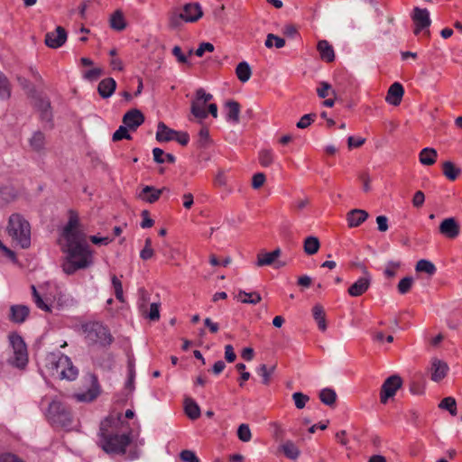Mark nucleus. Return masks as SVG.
Here are the masks:
<instances>
[{
    "mask_svg": "<svg viewBox=\"0 0 462 462\" xmlns=\"http://www.w3.org/2000/svg\"><path fill=\"white\" fill-rule=\"evenodd\" d=\"M60 247L65 254L62 263L65 273L73 274L94 264V251L87 243L86 234L80 230L79 216L74 211L69 212L62 229Z\"/></svg>",
    "mask_w": 462,
    "mask_h": 462,
    "instance_id": "obj_1",
    "label": "nucleus"
},
{
    "mask_svg": "<svg viewBox=\"0 0 462 462\" xmlns=\"http://www.w3.org/2000/svg\"><path fill=\"white\" fill-rule=\"evenodd\" d=\"M119 422H123L122 415H118L116 419L107 418L101 422L98 433V445L107 454H125L126 448L131 443L130 433L118 434L114 432V426L112 424Z\"/></svg>",
    "mask_w": 462,
    "mask_h": 462,
    "instance_id": "obj_2",
    "label": "nucleus"
},
{
    "mask_svg": "<svg viewBox=\"0 0 462 462\" xmlns=\"http://www.w3.org/2000/svg\"><path fill=\"white\" fill-rule=\"evenodd\" d=\"M86 343L91 346L107 347L114 337L110 329L100 321H88L81 326Z\"/></svg>",
    "mask_w": 462,
    "mask_h": 462,
    "instance_id": "obj_3",
    "label": "nucleus"
},
{
    "mask_svg": "<svg viewBox=\"0 0 462 462\" xmlns=\"http://www.w3.org/2000/svg\"><path fill=\"white\" fill-rule=\"evenodd\" d=\"M7 233L13 241L22 248H28L31 245V226L29 222L20 214L10 216L7 225Z\"/></svg>",
    "mask_w": 462,
    "mask_h": 462,
    "instance_id": "obj_4",
    "label": "nucleus"
},
{
    "mask_svg": "<svg viewBox=\"0 0 462 462\" xmlns=\"http://www.w3.org/2000/svg\"><path fill=\"white\" fill-rule=\"evenodd\" d=\"M203 15L202 8L198 3L186 4L182 9L174 10L169 15V26L171 29L180 27L183 23H195Z\"/></svg>",
    "mask_w": 462,
    "mask_h": 462,
    "instance_id": "obj_5",
    "label": "nucleus"
},
{
    "mask_svg": "<svg viewBox=\"0 0 462 462\" xmlns=\"http://www.w3.org/2000/svg\"><path fill=\"white\" fill-rule=\"evenodd\" d=\"M46 417L51 424L57 427L68 428L72 423L70 410L58 400H53L50 403Z\"/></svg>",
    "mask_w": 462,
    "mask_h": 462,
    "instance_id": "obj_6",
    "label": "nucleus"
},
{
    "mask_svg": "<svg viewBox=\"0 0 462 462\" xmlns=\"http://www.w3.org/2000/svg\"><path fill=\"white\" fill-rule=\"evenodd\" d=\"M9 343L13 349L11 365L20 369L24 368L28 363V352L23 337L16 333L10 334Z\"/></svg>",
    "mask_w": 462,
    "mask_h": 462,
    "instance_id": "obj_7",
    "label": "nucleus"
},
{
    "mask_svg": "<svg viewBox=\"0 0 462 462\" xmlns=\"http://www.w3.org/2000/svg\"><path fill=\"white\" fill-rule=\"evenodd\" d=\"M213 98V96L207 93L204 88H198L195 97L191 101L190 112L199 122L208 117L206 109L207 104Z\"/></svg>",
    "mask_w": 462,
    "mask_h": 462,
    "instance_id": "obj_8",
    "label": "nucleus"
},
{
    "mask_svg": "<svg viewBox=\"0 0 462 462\" xmlns=\"http://www.w3.org/2000/svg\"><path fill=\"white\" fill-rule=\"evenodd\" d=\"M67 365V356L60 353H49L43 359L41 373L44 377H58L59 365Z\"/></svg>",
    "mask_w": 462,
    "mask_h": 462,
    "instance_id": "obj_9",
    "label": "nucleus"
},
{
    "mask_svg": "<svg viewBox=\"0 0 462 462\" xmlns=\"http://www.w3.org/2000/svg\"><path fill=\"white\" fill-rule=\"evenodd\" d=\"M402 381L398 375H392L388 377L383 383L380 392V401L385 404L388 400L396 394V392L401 388Z\"/></svg>",
    "mask_w": 462,
    "mask_h": 462,
    "instance_id": "obj_10",
    "label": "nucleus"
},
{
    "mask_svg": "<svg viewBox=\"0 0 462 462\" xmlns=\"http://www.w3.org/2000/svg\"><path fill=\"white\" fill-rule=\"evenodd\" d=\"M439 232L448 239H455L460 234V225L455 217H447L440 222Z\"/></svg>",
    "mask_w": 462,
    "mask_h": 462,
    "instance_id": "obj_11",
    "label": "nucleus"
},
{
    "mask_svg": "<svg viewBox=\"0 0 462 462\" xmlns=\"http://www.w3.org/2000/svg\"><path fill=\"white\" fill-rule=\"evenodd\" d=\"M415 24L414 33L418 35L420 31L428 29L430 25V12L426 8L415 7L411 14Z\"/></svg>",
    "mask_w": 462,
    "mask_h": 462,
    "instance_id": "obj_12",
    "label": "nucleus"
},
{
    "mask_svg": "<svg viewBox=\"0 0 462 462\" xmlns=\"http://www.w3.org/2000/svg\"><path fill=\"white\" fill-rule=\"evenodd\" d=\"M67 32L61 26H57L52 32L45 34V44L51 49L60 48L67 41Z\"/></svg>",
    "mask_w": 462,
    "mask_h": 462,
    "instance_id": "obj_13",
    "label": "nucleus"
},
{
    "mask_svg": "<svg viewBox=\"0 0 462 462\" xmlns=\"http://www.w3.org/2000/svg\"><path fill=\"white\" fill-rule=\"evenodd\" d=\"M90 387L83 393H78L73 395V397L80 402H90L97 398L100 394V385L98 383L97 378L95 375L90 376Z\"/></svg>",
    "mask_w": 462,
    "mask_h": 462,
    "instance_id": "obj_14",
    "label": "nucleus"
},
{
    "mask_svg": "<svg viewBox=\"0 0 462 462\" xmlns=\"http://www.w3.org/2000/svg\"><path fill=\"white\" fill-rule=\"evenodd\" d=\"M279 248L273 252L260 253L257 255L256 265L259 267L274 264L275 268H280L285 265L284 263L276 262L277 258L281 255Z\"/></svg>",
    "mask_w": 462,
    "mask_h": 462,
    "instance_id": "obj_15",
    "label": "nucleus"
},
{
    "mask_svg": "<svg viewBox=\"0 0 462 462\" xmlns=\"http://www.w3.org/2000/svg\"><path fill=\"white\" fill-rule=\"evenodd\" d=\"M404 95V88L399 82L392 84L387 91L385 101L393 106H399Z\"/></svg>",
    "mask_w": 462,
    "mask_h": 462,
    "instance_id": "obj_16",
    "label": "nucleus"
},
{
    "mask_svg": "<svg viewBox=\"0 0 462 462\" xmlns=\"http://www.w3.org/2000/svg\"><path fill=\"white\" fill-rule=\"evenodd\" d=\"M370 284L371 277L368 273H365V276L360 277L348 288V293L352 297L361 296L369 289Z\"/></svg>",
    "mask_w": 462,
    "mask_h": 462,
    "instance_id": "obj_17",
    "label": "nucleus"
},
{
    "mask_svg": "<svg viewBox=\"0 0 462 462\" xmlns=\"http://www.w3.org/2000/svg\"><path fill=\"white\" fill-rule=\"evenodd\" d=\"M57 379L75 380L79 375V370L73 365L72 361L67 356V365H59Z\"/></svg>",
    "mask_w": 462,
    "mask_h": 462,
    "instance_id": "obj_18",
    "label": "nucleus"
},
{
    "mask_svg": "<svg viewBox=\"0 0 462 462\" xmlns=\"http://www.w3.org/2000/svg\"><path fill=\"white\" fill-rule=\"evenodd\" d=\"M448 371V366L445 362L437 358L431 361L430 378L432 381L439 382L447 375Z\"/></svg>",
    "mask_w": 462,
    "mask_h": 462,
    "instance_id": "obj_19",
    "label": "nucleus"
},
{
    "mask_svg": "<svg viewBox=\"0 0 462 462\" xmlns=\"http://www.w3.org/2000/svg\"><path fill=\"white\" fill-rule=\"evenodd\" d=\"M144 121V116L138 109L128 111L123 117V123L130 129H136Z\"/></svg>",
    "mask_w": 462,
    "mask_h": 462,
    "instance_id": "obj_20",
    "label": "nucleus"
},
{
    "mask_svg": "<svg viewBox=\"0 0 462 462\" xmlns=\"http://www.w3.org/2000/svg\"><path fill=\"white\" fill-rule=\"evenodd\" d=\"M162 193V189H156L152 186H145L138 194V198L147 203L156 202Z\"/></svg>",
    "mask_w": 462,
    "mask_h": 462,
    "instance_id": "obj_21",
    "label": "nucleus"
},
{
    "mask_svg": "<svg viewBox=\"0 0 462 462\" xmlns=\"http://www.w3.org/2000/svg\"><path fill=\"white\" fill-rule=\"evenodd\" d=\"M30 313V310L25 305H14L10 308V319L14 323H23Z\"/></svg>",
    "mask_w": 462,
    "mask_h": 462,
    "instance_id": "obj_22",
    "label": "nucleus"
},
{
    "mask_svg": "<svg viewBox=\"0 0 462 462\" xmlns=\"http://www.w3.org/2000/svg\"><path fill=\"white\" fill-rule=\"evenodd\" d=\"M368 217V213L363 209H352L347 213L346 220L349 227L360 226Z\"/></svg>",
    "mask_w": 462,
    "mask_h": 462,
    "instance_id": "obj_23",
    "label": "nucleus"
},
{
    "mask_svg": "<svg viewBox=\"0 0 462 462\" xmlns=\"http://www.w3.org/2000/svg\"><path fill=\"white\" fill-rule=\"evenodd\" d=\"M116 88V80L112 78H106L99 82L97 86V91L103 98H107L114 94Z\"/></svg>",
    "mask_w": 462,
    "mask_h": 462,
    "instance_id": "obj_24",
    "label": "nucleus"
},
{
    "mask_svg": "<svg viewBox=\"0 0 462 462\" xmlns=\"http://www.w3.org/2000/svg\"><path fill=\"white\" fill-rule=\"evenodd\" d=\"M177 135V131L169 128L165 124L159 123L156 132V139L159 142L172 141Z\"/></svg>",
    "mask_w": 462,
    "mask_h": 462,
    "instance_id": "obj_25",
    "label": "nucleus"
},
{
    "mask_svg": "<svg viewBox=\"0 0 462 462\" xmlns=\"http://www.w3.org/2000/svg\"><path fill=\"white\" fill-rule=\"evenodd\" d=\"M318 51L320 54V58L327 61L331 62L335 59V52L333 47L326 40H321L318 42Z\"/></svg>",
    "mask_w": 462,
    "mask_h": 462,
    "instance_id": "obj_26",
    "label": "nucleus"
},
{
    "mask_svg": "<svg viewBox=\"0 0 462 462\" xmlns=\"http://www.w3.org/2000/svg\"><path fill=\"white\" fill-rule=\"evenodd\" d=\"M438 152L435 149L426 147L420 152L419 160L422 165L430 166L437 161Z\"/></svg>",
    "mask_w": 462,
    "mask_h": 462,
    "instance_id": "obj_27",
    "label": "nucleus"
},
{
    "mask_svg": "<svg viewBox=\"0 0 462 462\" xmlns=\"http://www.w3.org/2000/svg\"><path fill=\"white\" fill-rule=\"evenodd\" d=\"M235 298L243 303H248V304H257L261 301L262 298L261 295L256 292H246L245 291L240 290L238 293L235 296Z\"/></svg>",
    "mask_w": 462,
    "mask_h": 462,
    "instance_id": "obj_28",
    "label": "nucleus"
},
{
    "mask_svg": "<svg viewBox=\"0 0 462 462\" xmlns=\"http://www.w3.org/2000/svg\"><path fill=\"white\" fill-rule=\"evenodd\" d=\"M236 75L241 82H247L252 76L250 65L246 61L238 63L236 68Z\"/></svg>",
    "mask_w": 462,
    "mask_h": 462,
    "instance_id": "obj_29",
    "label": "nucleus"
},
{
    "mask_svg": "<svg viewBox=\"0 0 462 462\" xmlns=\"http://www.w3.org/2000/svg\"><path fill=\"white\" fill-rule=\"evenodd\" d=\"M313 318L318 324L319 329L325 331L327 329L326 314L321 305H315L312 309Z\"/></svg>",
    "mask_w": 462,
    "mask_h": 462,
    "instance_id": "obj_30",
    "label": "nucleus"
},
{
    "mask_svg": "<svg viewBox=\"0 0 462 462\" xmlns=\"http://www.w3.org/2000/svg\"><path fill=\"white\" fill-rule=\"evenodd\" d=\"M442 169L445 177L452 181L457 180L461 173V170L449 161H447L443 163Z\"/></svg>",
    "mask_w": 462,
    "mask_h": 462,
    "instance_id": "obj_31",
    "label": "nucleus"
},
{
    "mask_svg": "<svg viewBox=\"0 0 462 462\" xmlns=\"http://www.w3.org/2000/svg\"><path fill=\"white\" fill-rule=\"evenodd\" d=\"M184 409L187 416L191 420H196L200 416V409L192 399H186Z\"/></svg>",
    "mask_w": 462,
    "mask_h": 462,
    "instance_id": "obj_32",
    "label": "nucleus"
},
{
    "mask_svg": "<svg viewBox=\"0 0 462 462\" xmlns=\"http://www.w3.org/2000/svg\"><path fill=\"white\" fill-rule=\"evenodd\" d=\"M226 118L228 121L237 123L239 121L240 106L236 101H228L226 103Z\"/></svg>",
    "mask_w": 462,
    "mask_h": 462,
    "instance_id": "obj_33",
    "label": "nucleus"
},
{
    "mask_svg": "<svg viewBox=\"0 0 462 462\" xmlns=\"http://www.w3.org/2000/svg\"><path fill=\"white\" fill-rule=\"evenodd\" d=\"M110 26L116 31H123L125 26V20L121 11H116L110 18Z\"/></svg>",
    "mask_w": 462,
    "mask_h": 462,
    "instance_id": "obj_34",
    "label": "nucleus"
},
{
    "mask_svg": "<svg viewBox=\"0 0 462 462\" xmlns=\"http://www.w3.org/2000/svg\"><path fill=\"white\" fill-rule=\"evenodd\" d=\"M152 155H153V160L157 162V163H164V162H169V163H174L175 162V157L173 154L171 153H165L163 152V150H162L161 148H154L152 150Z\"/></svg>",
    "mask_w": 462,
    "mask_h": 462,
    "instance_id": "obj_35",
    "label": "nucleus"
},
{
    "mask_svg": "<svg viewBox=\"0 0 462 462\" xmlns=\"http://www.w3.org/2000/svg\"><path fill=\"white\" fill-rule=\"evenodd\" d=\"M45 136L42 132H35L30 139V146L32 150L40 152L44 148Z\"/></svg>",
    "mask_w": 462,
    "mask_h": 462,
    "instance_id": "obj_36",
    "label": "nucleus"
},
{
    "mask_svg": "<svg viewBox=\"0 0 462 462\" xmlns=\"http://www.w3.org/2000/svg\"><path fill=\"white\" fill-rule=\"evenodd\" d=\"M415 270L419 273H425L429 275H433L437 269L435 265L429 260L421 259L417 262Z\"/></svg>",
    "mask_w": 462,
    "mask_h": 462,
    "instance_id": "obj_37",
    "label": "nucleus"
},
{
    "mask_svg": "<svg viewBox=\"0 0 462 462\" xmlns=\"http://www.w3.org/2000/svg\"><path fill=\"white\" fill-rule=\"evenodd\" d=\"M319 241L317 237L309 236L304 241V252L309 255H312L319 251Z\"/></svg>",
    "mask_w": 462,
    "mask_h": 462,
    "instance_id": "obj_38",
    "label": "nucleus"
},
{
    "mask_svg": "<svg viewBox=\"0 0 462 462\" xmlns=\"http://www.w3.org/2000/svg\"><path fill=\"white\" fill-rule=\"evenodd\" d=\"M439 408L441 410L448 411L452 416H456L457 413V402L453 397L444 398L439 404Z\"/></svg>",
    "mask_w": 462,
    "mask_h": 462,
    "instance_id": "obj_39",
    "label": "nucleus"
},
{
    "mask_svg": "<svg viewBox=\"0 0 462 462\" xmlns=\"http://www.w3.org/2000/svg\"><path fill=\"white\" fill-rule=\"evenodd\" d=\"M11 96V86L8 79L0 72V99H8Z\"/></svg>",
    "mask_w": 462,
    "mask_h": 462,
    "instance_id": "obj_40",
    "label": "nucleus"
},
{
    "mask_svg": "<svg viewBox=\"0 0 462 462\" xmlns=\"http://www.w3.org/2000/svg\"><path fill=\"white\" fill-rule=\"evenodd\" d=\"M282 450L284 453V455L290 459H296L300 455L298 448L291 441L285 442L282 446Z\"/></svg>",
    "mask_w": 462,
    "mask_h": 462,
    "instance_id": "obj_41",
    "label": "nucleus"
},
{
    "mask_svg": "<svg viewBox=\"0 0 462 462\" xmlns=\"http://www.w3.org/2000/svg\"><path fill=\"white\" fill-rule=\"evenodd\" d=\"M258 159L263 167H269L273 162V152L271 149H263L259 152Z\"/></svg>",
    "mask_w": 462,
    "mask_h": 462,
    "instance_id": "obj_42",
    "label": "nucleus"
},
{
    "mask_svg": "<svg viewBox=\"0 0 462 462\" xmlns=\"http://www.w3.org/2000/svg\"><path fill=\"white\" fill-rule=\"evenodd\" d=\"M317 94L320 98H325L329 96H336L335 90L333 89L332 86L326 81L319 82V87L317 88Z\"/></svg>",
    "mask_w": 462,
    "mask_h": 462,
    "instance_id": "obj_43",
    "label": "nucleus"
},
{
    "mask_svg": "<svg viewBox=\"0 0 462 462\" xmlns=\"http://www.w3.org/2000/svg\"><path fill=\"white\" fill-rule=\"evenodd\" d=\"M275 369V366H271L270 368L267 367L266 365H261L257 368V374L262 377V383L263 384H269L271 381V376Z\"/></svg>",
    "mask_w": 462,
    "mask_h": 462,
    "instance_id": "obj_44",
    "label": "nucleus"
},
{
    "mask_svg": "<svg viewBox=\"0 0 462 462\" xmlns=\"http://www.w3.org/2000/svg\"><path fill=\"white\" fill-rule=\"evenodd\" d=\"M337 394L335 391L325 388L319 393L320 401L326 405H332L336 402Z\"/></svg>",
    "mask_w": 462,
    "mask_h": 462,
    "instance_id": "obj_45",
    "label": "nucleus"
},
{
    "mask_svg": "<svg viewBox=\"0 0 462 462\" xmlns=\"http://www.w3.org/2000/svg\"><path fill=\"white\" fill-rule=\"evenodd\" d=\"M264 45H265V47H267L269 49L273 48V46L276 47L277 49H281V48L284 47L285 41H284V39H282L277 35L269 33L266 37Z\"/></svg>",
    "mask_w": 462,
    "mask_h": 462,
    "instance_id": "obj_46",
    "label": "nucleus"
},
{
    "mask_svg": "<svg viewBox=\"0 0 462 462\" xmlns=\"http://www.w3.org/2000/svg\"><path fill=\"white\" fill-rule=\"evenodd\" d=\"M32 299H33V301L36 304V306L44 311H47V312L50 311L51 308H50L49 304L47 302H45L44 300L41 297V295L37 291L35 286H33V285L32 286Z\"/></svg>",
    "mask_w": 462,
    "mask_h": 462,
    "instance_id": "obj_47",
    "label": "nucleus"
},
{
    "mask_svg": "<svg viewBox=\"0 0 462 462\" xmlns=\"http://www.w3.org/2000/svg\"><path fill=\"white\" fill-rule=\"evenodd\" d=\"M154 254V251L152 246V239L146 238L144 241V246L140 252V257L141 259L147 261L151 259Z\"/></svg>",
    "mask_w": 462,
    "mask_h": 462,
    "instance_id": "obj_48",
    "label": "nucleus"
},
{
    "mask_svg": "<svg viewBox=\"0 0 462 462\" xmlns=\"http://www.w3.org/2000/svg\"><path fill=\"white\" fill-rule=\"evenodd\" d=\"M237 437L243 442H248L252 439V433L247 424H241L237 429Z\"/></svg>",
    "mask_w": 462,
    "mask_h": 462,
    "instance_id": "obj_49",
    "label": "nucleus"
},
{
    "mask_svg": "<svg viewBox=\"0 0 462 462\" xmlns=\"http://www.w3.org/2000/svg\"><path fill=\"white\" fill-rule=\"evenodd\" d=\"M413 284V278L412 277H404L398 283V291L401 294H406L410 291L411 288Z\"/></svg>",
    "mask_w": 462,
    "mask_h": 462,
    "instance_id": "obj_50",
    "label": "nucleus"
},
{
    "mask_svg": "<svg viewBox=\"0 0 462 462\" xmlns=\"http://www.w3.org/2000/svg\"><path fill=\"white\" fill-rule=\"evenodd\" d=\"M292 400L297 409H303L306 403L309 402L310 398L308 395L297 392L292 394Z\"/></svg>",
    "mask_w": 462,
    "mask_h": 462,
    "instance_id": "obj_51",
    "label": "nucleus"
},
{
    "mask_svg": "<svg viewBox=\"0 0 462 462\" xmlns=\"http://www.w3.org/2000/svg\"><path fill=\"white\" fill-rule=\"evenodd\" d=\"M111 280H112V285L114 287L116 298L119 301L123 302L124 301V292H123V286H122L121 281L115 275L112 277Z\"/></svg>",
    "mask_w": 462,
    "mask_h": 462,
    "instance_id": "obj_52",
    "label": "nucleus"
},
{
    "mask_svg": "<svg viewBox=\"0 0 462 462\" xmlns=\"http://www.w3.org/2000/svg\"><path fill=\"white\" fill-rule=\"evenodd\" d=\"M210 141L211 140H210L208 129L207 127L203 126L199 132V140H198L199 145L200 147H207L209 144Z\"/></svg>",
    "mask_w": 462,
    "mask_h": 462,
    "instance_id": "obj_53",
    "label": "nucleus"
},
{
    "mask_svg": "<svg viewBox=\"0 0 462 462\" xmlns=\"http://www.w3.org/2000/svg\"><path fill=\"white\" fill-rule=\"evenodd\" d=\"M14 198V189L9 187L0 189V203H7Z\"/></svg>",
    "mask_w": 462,
    "mask_h": 462,
    "instance_id": "obj_54",
    "label": "nucleus"
},
{
    "mask_svg": "<svg viewBox=\"0 0 462 462\" xmlns=\"http://www.w3.org/2000/svg\"><path fill=\"white\" fill-rule=\"evenodd\" d=\"M400 263L399 262H389L386 264L385 270H384V275L387 278H393L396 275L398 269L400 268Z\"/></svg>",
    "mask_w": 462,
    "mask_h": 462,
    "instance_id": "obj_55",
    "label": "nucleus"
},
{
    "mask_svg": "<svg viewBox=\"0 0 462 462\" xmlns=\"http://www.w3.org/2000/svg\"><path fill=\"white\" fill-rule=\"evenodd\" d=\"M316 115L314 114H307L301 116V118L297 123V127L300 129H305L314 122Z\"/></svg>",
    "mask_w": 462,
    "mask_h": 462,
    "instance_id": "obj_56",
    "label": "nucleus"
},
{
    "mask_svg": "<svg viewBox=\"0 0 462 462\" xmlns=\"http://www.w3.org/2000/svg\"><path fill=\"white\" fill-rule=\"evenodd\" d=\"M127 126L121 125L113 134V141H120L123 139H130L131 136L126 128Z\"/></svg>",
    "mask_w": 462,
    "mask_h": 462,
    "instance_id": "obj_57",
    "label": "nucleus"
},
{
    "mask_svg": "<svg viewBox=\"0 0 462 462\" xmlns=\"http://www.w3.org/2000/svg\"><path fill=\"white\" fill-rule=\"evenodd\" d=\"M102 69L93 68L91 69L86 70L83 74V77L89 81H93L97 79V78H99L102 75Z\"/></svg>",
    "mask_w": 462,
    "mask_h": 462,
    "instance_id": "obj_58",
    "label": "nucleus"
},
{
    "mask_svg": "<svg viewBox=\"0 0 462 462\" xmlns=\"http://www.w3.org/2000/svg\"><path fill=\"white\" fill-rule=\"evenodd\" d=\"M134 376H135L134 365L130 360L128 362V380H127V382L125 383L126 388H129L130 390H133Z\"/></svg>",
    "mask_w": 462,
    "mask_h": 462,
    "instance_id": "obj_59",
    "label": "nucleus"
},
{
    "mask_svg": "<svg viewBox=\"0 0 462 462\" xmlns=\"http://www.w3.org/2000/svg\"><path fill=\"white\" fill-rule=\"evenodd\" d=\"M180 456L181 460L184 462H200L195 452L191 450H183Z\"/></svg>",
    "mask_w": 462,
    "mask_h": 462,
    "instance_id": "obj_60",
    "label": "nucleus"
},
{
    "mask_svg": "<svg viewBox=\"0 0 462 462\" xmlns=\"http://www.w3.org/2000/svg\"><path fill=\"white\" fill-rule=\"evenodd\" d=\"M265 175L263 173H255L252 179V187L255 189H260L265 182Z\"/></svg>",
    "mask_w": 462,
    "mask_h": 462,
    "instance_id": "obj_61",
    "label": "nucleus"
},
{
    "mask_svg": "<svg viewBox=\"0 0 462 462\" xmlns=\"http://www.w3.org/2000/svg\"><path fill=\"white\" fill-rule=\"evenodd\" d=\"M214 51V45L210 42H202L199 44V48L196 50L195 54L198 57H202L203 54L208 52H212Z\"/></svg>",
    "mask_w": 462,
    "mask_h": 462,
    "instance_id": "obj_62",
    "label": "nucleus"
},
{
    "mask_svg": "<svg viewBox=\"0 0 462 462\" xmlns=\"http://www.w3.org/2000/svg\"><path fill=\"white\" fill-rule=\"evenodd\" d=\"M365 142V138L349 136L347 138V146L349 149L358 148Z\"/></svg>",
    "mask_w": 462,
    "mask_h": 462,
    "instance_id": "obj_63",
    "label": "nucleus"
},
{
    "mask_svg": "<svg viewBox=\"0 0 462 462\" xmlns=\"http://www.w3.org/2000/svg\"><path fill=\"white\" fill-rule=\"evenodd\" d=\"M0 462H24V461L14 454L4 453L0 456Z\"/></svg>",
    "mask_w": 462,
    "mask_h": 462,
    "instance_id": "obj_64",
    "label": "nucleus"
}]
</instances>
